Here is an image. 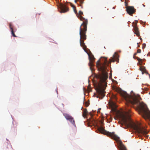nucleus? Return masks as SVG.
Masks as SVG:
<instances>
[{"mask_svg":"<svg viewBox=\"0 0 150 150\" xmlns=\"http://www.w3.org/2000/svg\"><path fill=\"white\" fill-rule=\"evenodd\" d=\"M125 0V1H126V0Z\"/></svg>","mask_w":150,"mask_h":150,"instance_id":"obj_32","label":"nucleus"},{"mask_svg":"<svg viewBox=\"0 0 150 150\" xmlns=\"http://www.w3.org/2000/svg\"><path fill=\"white\" fill-rule=\"evenodd\" d=\"M146 47V44L145 43H144L142 45V48L144 49Z\"/></svg>","mask_w":150,"mask_h":150,"instance_id":"obj_19","label":"nucleus"},{"mask_svg":"<svg viewBox=\"0 0 150 150\" xmlns=\"http://www.w3.org/2000/svg\"><path fill=\"white\" fill-rule=\"evenodd\" d=\"M69 3L70 4L71 6L73 8L75 13H76V11L75 6L71 3L69 2Z\"/></svg>","mask_w":150,"mask_h":150,"instance_id":"obj_13","label":"nucleus"},{"mask_svg":"<svg viewBox=\"0 0 150 150\" xmlns=\"http://www.w3.org/2000/svg\"><path fill=\"white\" fill-rule=\"evenodd\" d=\"M116 91L125 99L126 100L125 104L127 106L126 108V111L123 112L118 111L116 113L117 117L122 121V127L126 129L131 127L139 134L143 135L146 134L148 132V131L143 127L137 125L132 121L130 118L131 110L128 107L130 105H136L139 113L144 118L150 120V111L145 106L140 102L139 100L141 99L140 96L134 94L132 96L130 95L120 88H116Z\"/></svg>","mask_w":150,"mask_h":150,"instance_id":"obj_1","label":"nucleus"},{"mask_svg":"<svg viewBox=\"0 0 150 150\" xmlns=\"http://www.w3.org/2000/svg\"><path fill=\"white\" fill-rule=\"evenodd\" d=\"M88 112L87 110L86 109H85L83 110V113L82 114L83 117L84 118H86V116L87 115Z\"/></svg>","mask_w":150,"mask_h":150,"instance_id":"obj_12","label":"nucleus"},{"mask_svg":"<svg viewBox=\"0 0 150 150\" xmlns=\"http://www.w3.org/2000/svg\"><path fill=\"white\" fill-rule=\"evenodd\" d=\"M141 52V50L140 49H138L137 50V53H140Z\"/></svg>","mask_w":150,"mask_h":150,"instance_id":"obj_20","label":"nucleus"},{"mask_svg":"<svg viewBox=\"0 0 150 150\" xmlns=\"http://www.w3.org/2000/svg\"><path fill=\"white\" fill-rule=\"evenodd\" d=\"M145 60H146V59H142V62H139L141 64H142V61H145Z\"/></svg>","mask_w":150,"mask_h":150,"instance_id":"obj_24","label":"nucleus"},{"mask_svg":"<svg viewBox=\"0 0 150 150\" xmlns=\"http://www.w3.org/2000/svg\"><path fill=\"white\" fill-rule=\"evenodd\" d=\"M79 1L80 4V5H79L81 7V8H83L82 4L84 2V0H79Z\"/></svg>","mask_w":150,"mask_h":150,"instance_id":"obj_16","label":"nucleus"},{"mask_svg":"<svg viewBox=\"0 0 150 150\" xmlns=\"http://www.w3.org/2000/svg\"><path fill=\"white\" fill-rule=\"evenodd\" d=\"M90 115H92V114H91V112H90Z\"/></svg>","mask_w":150,"mask_h":150,"instance_id":"obj_29","label":"nucleus"},{"mask_svg":"<svg viewBox=\"0 0 150 150\" xmlns=\"http://www.w3.org/2000/svg\"><path fill=\"white\" fill-rule=\"evenodd\" d=\"M90 87V85H89L88 87V89H89V88Z\"/></svg>","mask_w":150,"mask_h":150,"instance_id":"obj_27","label":"nucleus"},{"mask_svg":"<svg viewBox=\"0 0 150 150\" xmlns=\"http://www.w3.org/2000/svg\"><path fill=\"white\" fill-rule=\"evenodd\" d=\"M98 130L101 133L109 135L112 138L116 141H119L120 140V137L115 134L114 133H111L106 131L102 127H99Z\"/></svg>","mask_w":150,"mask_h":150,"instance_id":"obj_4","label":"nucleus"},{"mask_svg":"<svg viewBox=\"0 0 150 150\" xmlns=\"http://www.w3.org/2000/svg\"><path fill=\"white\" fill-rule=\"evenodd\" d=\"M63 115L67 120H69L72 125L75 126L74 119L71 115L67 113H64Z\"/></svg>","mask_w":150,"mask_h":150,"instance_id":"obj_7","label":"nucleus"},{"mask_svg":"<svg viewBox=\"0 0 150 150\" xmlns=\"http://www.w3.org/2000/svg\"><path fill=\"white\" fill-rule=\"evenodd\" d=\"M58 6L60 10V12L64 13L68 12L69 10L68 7L67 5L62 4H60Z\"/></svg>","mask_w":150,"mask_h":150,"instance_id":"obj_5","label":"nucleus"},{"mask_svg":"<svg viewBox=\"0 0 150 150\" xmlns=\"http://www.w3.org/2000/svg\"><path fill=\"white\" fill-rule=\"evenodd\" d=\"M138 47H139V45H138Z\"/></svg>","mask_w":150,"mask_h":150,"instance_id":"obj_31","label":"nucleus"},{"mask_svg":"<svg viewBox=\"0 0 150 150\" xmlns=\"http://www.w3.org/2000/svg\"><path fill=\"white\" fill-rule=\"evenodd\" d=\"M134 29H133L134 33L136 34L137 36L139 37L140 36L139 32V29L137 26L136 24H135L133 26Z\"/></svg>","mask_w":150,"mask_h":150,"instance_id":"obj_9","label":"nucleus"},{"mask_svg":"<svg viewBox=\"0 0 150 150\" xmlns=\"http://www.w3.org/2000/svg\"><path fill=\"white\" fill-rule=\"evenodd\" d=\"M8 147L9 148V149H11V148H12V147L10 145V144H8Z\"/></svg>","mask_w":150,"mask_h":150,"instance_id":"obj_21","label":"nucleus"},{"mask_svg":"<svg viewBox=\"0 0 150 150\" xmlns=\"http://www.w3.org/2000/svg\"><path fill=\"white\" fill-rule=\"evenodd\" d=\"M112 109L113 110H115L117 106L115 103L114 102H112L110 104Z\"/></svg>","mask_w":150,"mask_h":150,"instance_id":"obj_10","label":"nucleus"},{"mask_svg":"<svg viewBox=\"0 0 150 150\" xmlns=\"http://www.w3.org/2000/svg\"><path fill=\"white\" fill-rule=\"evenodd\" d=\"M83 13L81 11H79V14L77 16L80 20L83 21L80 28L79 34L80 35V46L82 47L84 50L86 48V46L84 43V40L86 39V34L87 31V27L88 21L87 19L81 16L83 15Z\"/></svg>","mask_w":150,"mask_h":150,"instance_id":"obj_3","label":"nucleus"},{"mask_svg":"<svg viewBox=\"0 0 150 150\" xmlns=\"http://www.w3.org/2000/svg\"><path fill=\"white\" fill-rule=\"evenodd\" d=\"M149 94L150 95V91L149 93Z\"/></svg>","mask_w":150,"mask_h":150,"instance_id":"obj_30","label":"nucleus"},{"mask_svg":"<svg viewBox=\"0 0 150 150\" xmlns=\"http://www.w3.org/2000/svg\"><path fill=\"white\" fill-rule=\"evenodd\" d=\"M133 58L134 59H137L139 62H142V59H140L137 57L135 56H134V55L133 56Z\"/></svg>","mask_w":150,"mask_h":150,"instance_id":"obj_15","label":"nucleus"},{"mask_svg":"<svg viewBox=\"0 0 150 150\" xmlns=\"http://www.w3.org/2000/svg\"><path fill=\"white\" fill-rule=\"evenodd\" d=\"M137 53H134V56H135V55H136Z\"/></svg>","mask_w":150,"mask_h":150,"instance_id":"obj_28","label":"nucleus"},{"mask_svg":"<svg viewBox=\"0 0 150 150\" xmlns=\"http://www.w3.org/2000/svg\"><path fill=\"white\" fill-rule=\"evenodd\" d=\"M126 8L127 13L130 16H132L136 11V9L132 6H127Z\"/></svg>","mask_w":150,"mask_h":150,"instance_id":"obj_8","label":"nucleus"},{"mask_svg":"<svg viewBox=\"0 0 150 150\" xmlns=\"http://www.w3.org/2000/svg\"><path fill=\"white\" fill-rule=\"evenodd\" d=\"M125 6L126 7H127V6H127V5H128V3L126 2V1H125Z\"/></svg>","mask_w":150,"mask_h":150,"instance_id":"obj_22","label":"nucleus"},{"mask_svg":"<svg viewBox=\"0 0 150 150\" xmlns=\"http://www.w3.org/2000/svg\"><path fill=\"white\" fill-rule=\"evenodd\" d=\"M9 26L10 29L11 30V34L13 37H16V36L15 34L14 33V31H13L12 25L11 23H10L9 24Z\"/></svg>","mask_w":150,"mask_h":150,"instance_id":"obj_11","label":"nucleus"},{"mask_svg":"<svg viewBox=\"0 0 150 150\" xmlns=\"http://www.w3.org/2000/svg\"><path fill=\"white\" fill-rule=\"evenodd\" d=\"M140 70L142 71V74H143V72H144L146 71V69L145 67H140L139 68Z\"/></svg>","mask_w":150,"mask_h":150,"instance_id":"obj_14","label":"nucleus"},{"mask_svg":"<svg viewBox=\"0 0 150 150\" xmlns=\"http://www.w3.org/2000/svg\"><path fill=\"white\" fill-rule=\"evenodd\" d=\"M118 54L115 52L113 55L112 57L109 59V61H107L106 57H104V61L102 65H100V59L98 60L97 62L96 65L99 67L98 70L101 72L99 74H95V76L96 79H98L99 80V82L96 88L97 92L98 94L97 98H100V96L102 98L105 95V91L107 86L106 81L108 77V74L106 71L107 66H108L109 64H110L111 62H114L115 61L118 62Z\"/></svg>","mask_w":150,"mask_h":150,"instance_id":"obj_2","label":"nucleus"},{"mask_svg":"<svg viewBox=\"0 0 150 150\" xmlns=\"http://www.w3.org/2000/svg\"><path fill=\"white\" fill-rule=\"evenodd\" d=\"M89 59V62L88 65L90 66V68L91 71L93 70L92 67L94 66V62L95 59L93 55H91L88 54Z\"/></svg>","mask_w":150,"mask_h":150,"instance_id":"obj_6","label":"nucleus"},{"mask_svg":"<svg viewBox=\"0 0 150 150\" xmlns=\"http://www.w3.org/2000/svg\"><path fill=\"white\" fill-rule=\"evenodd\" d=\"M120 149L121 150H127L126 148L123 145H122L121 146Z\"/></svg>","mask_w":150,"mask_h":150,"instance_id":"obj_17","label":"nucleus"},{"mask_svg":"<svg viewBox=\"0 0 150 150\" xmlns=\"http://www.w3.org/2000/svg\"><path fill=\"white\" fill-rule=\"evenodd\" d=\"M112 98L113 99H114L115 100H116V99H117L116 96L115 95H114V94L112 95Z\"/></svg>","mask_w":150,"mask_h":150,"instance_id":"obj_18","label":"nucleus"},{"mask_svg":"<svg viewBox=\"0 0 150 150\" xmlns=\"http://www.w3.org/2000/svg\"><path fill=\"white\" fill-rule=\"evenodd\" d=\"M101 109V108H99L98 110V112H100V110Z\"/></svg>","mask_w":150,"mask_h":150,"instance_id":"obj_26","label":"nucleus"},{"mask_svg":"<svg viewBox=\"0 0 150 150\" xmlns=\"http://www.w3.org/2000/svg\"><path fill=\"white\" fill-rule=\"evenodd\" d=\"M77 1H79V0H74V2L76 3L77 2Z\"/></svg>","mask_w":150,"mask_h":150,"instance_id":"obj_25","label":"nucleus"},{"mask_svg":"<svg viewBox=\"0 0 150 150\" xmlns=\"http://www.w3.org/2000/svg\"><path fill=\"white\" fill-rule=\"evenodd\" d=\"M89 104V103H87V102H86V107H87L88 106Z\"/></svg>","mask_w":150,"mask_h":150,"instance_id":"obj_23","label":"nucleus"}]
</instances>
